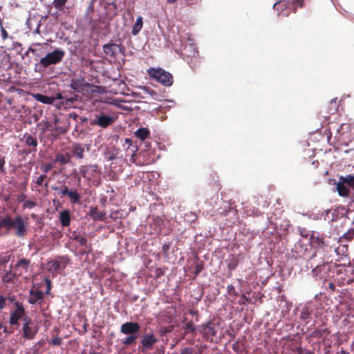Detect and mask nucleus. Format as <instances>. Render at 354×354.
I'll return each mask as SVG.
<instances>
[{"label":"nucleus","instance_id":"27","mask_svg":"<svg viewBox=\"0 0 354 354\" xmlns=\"http://www.w3.org/2000/svg\"><path fill=\"white\" fill-rule=\"evenodd\" d=\"M337 190L341 196H348L350 193V189L341 181L337 184Z\"/></svg>","mask_w":354,"mask_h":354},{"label":"nucleus","instance_id":"31","mask_svg":"<svg viewBox=\"0 0 354 354\" xmlns=\"http://www.w3.org/2000/svg\"><path fill=\"white\" fill-rule=\"evenodd\" d=\"M47 179L46 174L40 175L35 181V183L39 186H44L45 187H48V181L46 180Z\"/></svg>","mask_w":354,"mask_h":354},{"label":"nucleus","instance_id":"11","mask_svg":"<svg viewBox=\"0 0 354 354\" xmlns=\"http://www.w3.org/2000/svg\"><path fill=\"white\" fill-rule=\"evenodd\" d=\"M140 329L138 323L133 322H127L122 324L120 332L124 335L138 334Z\"/></svg>","mask_w":354,"mask_h":354},{"label":"nucleus","instance_id":"38","mask_svg":"<svg viewBox=\"0 0 354 354\" xmlns=\"http://www.w3.org/2000/svg\"><path fill=\"white\" fill-rule=\"evenodd\" d=\"M180 354H198L193 347H185L180 350Z\"/></svg>","mask_w":354,"mask_h":354},{"label":"nucleus","instance_id":"45","mask_svg":"<svg viewBox=\"0 0 354 354\" xmlns=\"http://www.w3.org/2000/svg\"><path fill=\"white\" fill-rule=\"evenodd\" d=\"M53 165L52 163H48L41 167V169L44 172L48 173L53 168Z\"/></svg>","mask_w":354,"mask_h":354},{"label":"nucleus","instance_id":"8","mask_svg":"<svg viewBox=\"0 0 354 354\" xmlns=\"http://www.w3.org/2000/svg\"><path fill=\"white\" fill-rule=\"evenodd\" d=\"M198 330L207 341L212 342L213 337L216 335V327L212 322H207L199 326Z\"/></svg>","mask_w":354,"mask_h":354},{"label":"nucleus","instance_id":"50","mask_svg":"<svg viewBox=\"0 0 354 354\" xmlns=\"http://www.w3.org/2000/svg\"><path fill=\"white\" fill-rule=\"evenodd\" d=\"M78 97H79V96L75 95L73 97H71L69 98H67L66 99V102H71V103H73L74 102H76V101H77Z\"/></svg>","mask_w":354,"mask_h":354},{"label":"nucleus","instance_id":"48","mask_svg":"<svg viewBox=\"0 0 354 354\" xmlns=\"http://www.w3.org/2000/svg\"><path fill=\"white\" fill-rule=\"evenodd\" d=\"M96 0H91L87 9L88 15L94 12V3Z\"/></svg>","mask_w":354,"mask_h":354},{"label":"nucleus","instance_id":"13","mask_svg":"<svg viewBox=\"0 0 354 354\" xmlns=\"http://www.w3.org/2000/svg\"><path fill=\"white\" fill-rule=\"evenodd\" d=\"M21 140H24L27 147H29L30 149L28 150L24 151L26 153H30L32 152L37 151V147L38 145L37 139L35 136H33L28 133H25L23 136Z\"/></svg>","mask_w":354,"mask_h":354},{"label":"nucleus","instance_id":"51","mask_svg":"<svg viewBox=\"0 0 354 354\" xmlns=\"http://www.w3.org/2000/svg\"><path fill=\"white\" fill-rule=\"evenodd\" d=\"M126 144L127 145V149L128 150L131 147H132V140H131V139L128 138H126L124 140V146H125Z\"/></svg>","mask_w":354,"mask_h":354},{"label":"nucleus","instance_id":"49","mask_svg":"<svg viewBox=\"0 0 354 354\" xmlns=\"http://www.w3.org/2000/svg\"><path fill=\"white\" fill-rule=\"evenodd\" d=\"M8 329L7 326H4L1 322H0V335L2 333H7Z\"/></svg>","mask_w":354,"mask_h":354},{"label":"nucleus","instance_id":"37","mask_svg":"<svg viewBox=\"0 0 354 354\" xmlns=\"http://www.w3.org/2000/svg\"><path fill=\"white\" fill-rule=\"evenodd\" d=\"M8 225H10L9 221V215H6L1 220H0V228L5 227L8 230Z\"/></svg>","mask_w":354,"mask_h":354},{"label":"nucleus","instance_id":"22","mask_svg":"<svg viewBox=\"0 0 354 354\" xmlns=\"http://www.w3.org/2000/svg\"><path fill=\"white\" fill-rule=\"evenodd\" d=\"M71 156L70 153H66V154L57 153L54 159L55 162H59L61 165H66L71 162Z\"/></svg>","mask_w":354,"mask_h":354},{"label":"nucleus","instance_id":"9","mask_svg":"<svg viewBox=\"0 0 354 354\" xmlns=\"http://www.w3.org/2000/svg\"><path fill=\"white\" fill-rule=\"evenodd\" d=\"M25 309L22 304L19 302H16L15 304V309L13 312L11 313L9 323L10 325H18V322L20 319H22L26 317L25 316Z\"/></svg>","mask_w":354,"mask_h":354},{"label":"nucleus","instance_id":"36","mask_svg":"<svg viewBox=\"0 0 354 354\" xmlns=\"http://www.w3.org/2000/svg\"><path fill=\"white\" fill-rule=\"evenodd\" d=\"M171 246V244L169 242L164 243L162 246V252L166 258L169 257V251L170 250Z\"/></svg>","mask_w":354,"mask_h":354},{"label":"nucleus","instance_id":"3","mask_svg":"<svg viewBox=\"0 0 354 354\" xmlns=\"http://www.w3.org/2000/svg\"><path fill=\"white\" fill-rule=\"evenodd\" d=\"M304 0H281L274 4V8L279 15L288 16L291 11L296 12L303 6Z\"/></svg>","mask_w":354,"mask_h":354},{"label":"nucleus","instance_id":"25","mask_svg":"<svg viewBox=\"0 0 354 354\" xmlns=\"http://www.w3.org/2000/svg\"><path fill=\"white\" fill-rule=\"evenodd\" d=\"M143 26V18L141 16H139L136 21V23L132 27L131 33L133 35H137Z\"/></svg>","mask_w":354,"mask_h":354},{"label":"nucleus","instance_id":"30","mask_svg":"<svg viewBox=\"0 0 354 354\" xmlns=\"http://www.w3.org/2000/svg\"><path fill=\"white\" fill-rule=\"evenodd\" d=\"M52 189L55 191H57L58 195L62 198L66 195H68V193L70 189L66 185H62V187H53Z\"/></svg>","mask_w":354,"mask_h":354},{"label":"nucleus","instance_id":"16","mask_svg":"<svg viewBox=\"0 0 354 354\" xmlns=\"http://www.w3.org/2000/svg\"><path fill=\"white\" fill-rule=\"evenodd\" d=\"M158 342V339L155 337L153 334L145 335L142 341L141 344L142 348L145 349H151L154 344Z\"/></svg>","mask_w":354,"mask_h":354},{"label":"nucleus","instance_id":"29","mask_svg":"<svg viewBox=\"0 0 354 354\" xmlns=\"http://www.w3.org/2000/svg\"><path fill=\"white\" fill-rule=\"evenodd\" d=\"M138 336V334L128 335L127 337L122 340V344L124 346L131 345L135 343Z\"/></svg>","mask_w":354,"mask_h":354},{"label":"nucleus","instance_id":"43","mask_svg":"<svg viewBox=\"0 0 354 354\" xmlns=\"http://www.w3.org/2000/svg\"><path fill=\"white\" fill-rule=\"evenodd\" d=\"M0 30H1V37H2L3 40H6L9 37V36H8V32L6 30L5 28L3 27V24H0Z\"/></svg>","mask_w":354,"mask_h":354},{"label":"nucleus","instance_id":"23","mask_svg":"<svg viewBox=\"0 0 354 354\" xmlns=\"http://www.w3.org/2000/svg\"><path fill=\"white\" fill-rule=\"evenodd\" d=\"M34 97L37 101L46 104H52L55 100L53 97H49L40 93L35 94Z\"/></svg>","mask_w":354,"mask_h":354},{"label":"nucleus","instance_id":"1","mask_svg":"<svg viewBox=\"0 0 354 354\" xmlns=\"http://www.w3.org/2000/svg\"><path fill=\"white\" fill-rule=\"evenodd\" d=\"M347 247L345 245H342L341 247H338L335 250V252L337 256H338L337 259H335V263L333 265V267L335 268V272L337 275V279L339 281V283H348L350 281L349 279H346L345 276L346 275V265L349 263L348 258L347 257V254L345 252H347ZM335 270H333V272Z\"/></svg>","mask_w":354,"mask_h":354},{"label":"nucleus","instance_id":"4","mask_svg":"<svg viewBox=\"0 0 354 354\" xmlns=\"http://www.w3.org/2000/svg\"><path fill=\"white\" fill-rule=\"evenodd\" d=\"M147 72L150 78L162 84L163 86H170L173 84V75L161 68H155L151 67Z\"/></svg>","mask_w":354,"mask_h":354},{"label":"nucleus","instance_id":"21","mask_svg":"<svg viewBox=\"0 0 354 354\" xmlns=\"http://www.w3.org/2000/svg\"><path fill=\"white\" fill-rule=\"evenodd\" d=\"M59 221L63 227H67L71 223V213L68 209L63 210L59 214Z\"/></svg>","mask_w":354,"mask_h":354},{"label":"nucleus","instance_id":"62","mask_svg":"<svg viewBox=\"0 0 354 354\" xmlns=\"http://www.w3.org/2000/svg\"><path fill=\"white\" fill-rule=\"evenodd\" d=\"M337 354H349L348 352H346L345 351L342 350L339 353Z\"/></svg>","mask_w":354,"mask_h":354},{"label":"nucleus","instance_id":"26","mask_svg":"<svg viewBox=\"0 0 354 354\" xmlns=\"http://www.w3.org/2000/svg\"><path fill=\"white\" fill-rule=\"evenodd\" d=\"M135 135L142 140H145L150 135V131L147 128H139L136 131Z\"/></svg>","mask_w":354,"mask_h":354},{"label":"nucleus","instance_id":"2","mask_svg":"<svg viewBox=\"0 0 354 354\" xmlns=\"http://www.w3.org/2000/svg\"><path fill=\"white\" fill-rule=\"evenodd\" d=\"M65 55V52L62 49H55L41 58L39 63L35 65V71H41L42 68H48L50 65L60 63Z\"/></svg>","mask_w":354,"mask_h":354},{"label":"nucleus","instance_id":"40","mask_svg":"<svg viewBox=\"0 0 354 354\" xmlns=\"http://www.w3.org/2000/svg\"><path fill=\"white\" fill-rule=\"evenodd\" d=\"M173 330V326L169 327H161L159 330V334L161 336L166 335L167 333H171Z\"/></svg>","mask_w":354,"mask_h":354},{"label":"nucleus","instance_id":"56","mask_svg":"<svg viewBox=\"0 0 354 354\" xmlns=\"http://www.w3.org/2000/svg\"><path fill=\"white\" fill-rule=\"evenodd\" d=\"M69 118H73L74 120H76L79 118V116L75 113H71L69 114Z\"/></svg>","mask_w":354,"mask_h":354},{"label":"nucleus","instance_id":"59","mask_svg":"<svg viewBox=\"0 0 354 354\" xmlns=\"http://www.w3.org/2000/svg\"><path fill=\"white\" fill-rule=\"evenodd\" d=\"M80 118L82 122H87V118H85V117H80Z\"/></svg>","mask_w":354,"mask_h":354},{"label":"nucleus","instance_id":"28","mask_svg":"<svg viewBox=\"0 0 354 354\" xmlns=\"http://www.w3.org/2000/svg\"><path fill=\"white\" fill-rule=\"evenodd\" d=\"M18 272H12L11 270L7 271L3 276L2 280L4 283H10L13 281L15 277L18 275Z\"/></svg>","mask_w":354,"mask_h":354},{"label":"nucleus","instance_id":"35","mask_svg":"<svg viewBox=\"0 0 354 354\" xmlns=\"http://www.w3.org/2000/svg\"><path fill=\"white\" fill-rule=\"evenodd\" d=\"M310 244L313 247H319L324 244V242L319 238L315 239L314 236H312L310 238Z\"/></svg>","mask_w":354,"mask_h":354},{"label":"nucleus","instance_id":"14","mask_svg":"<svg viewBox=\"0 0 354 354\" xmlns=\"http://www.w3.org/2000/svg\"><path fill=\"white\" fill-rule=\"evenodd\" d=\"M69 259L67 257H60L59 261L53 260L48 263V270L50 271H59L64 270L66 264L68 263Z\"/></svg>","mask_w":354,"mask_h":354},{"label":"nucleus","instance_id":"52","mask_svg":"<svg viewBox=\"0 0 354 354\" xmlns=\"http://www.w3.org/2000/svg\"><path fill=\"white\" fill-rule=\"evenodd\" d=\"M310 317V314L308 311H303L301 313V318L302 319H307Z\"/></svg>","mask_w":354,"mask_h":354},{"label":"nucleus","instance_id":"19","mask_svg":"<svg viewBox=\"0 0 354 354\" xmlns=\"http://www.w3.org/2000/svg\"><path fill=\"white\" fill-rule=\"evenodd\" d=\"M74 240L77 241L82 246H84L85 248L82 251V254H88L91 252V245L88 244L87 239L80 235H77L74 237Z\"/></svg>","mask_w":354,"mask_h":354},{"label":"nucleus","instance_id":"34","mask_svg":"<svg viewBox=\"0 0 354 354\" xmlns=\"http://www.w3.org/2000/svg\"><path fill=\"white\" fill-rule=\"evenodd\" d=\"M66 1L67 0H53V4L57 10L63 11Z\"/></svg>","mask_w":354,"mask_h":354},{"label":"nucleus","instance_id":"17","mask_svg":"<svg viewBox=\"0 0 354 354\" xmlns=\"http://www.w3.org/2000/svg\"><path fill=\"white\" fill-rule=\"evenodd\" d=\"M30 265V260L27 259H21L19 260L15 266V272H18V275H21L23 271L26 272Z\"/></svg>","mask_w":354,"mask_h":354},{"label":"nucleus","instance_id":"39","mask_svg":"<svg viewBox=\"0 0 354 354\" xmlns=\"http://www.w3.org/2000/svg\"><path fill=\"white\" fill-rule=\"evenodd\" d=\"M288 348L292 351L295 352V354H304L303 349L301 347H297L293 344H290Z\"/></svg>","mask_w":354,"mask_h":354},{"label":"nucleus","instance_id":"24","mask_svg":"<svg viewBox=\"0 0 354 354\" xmlns=\"http://www.w3.org/2000/svg\"><path fill=\"white\" fill-rule=\"evenodd\" d=\"M70 202L72 204L80 203L81 196L76 189L69 190L68 195Z\"/></svg>","mask_w":354,"mask_h":354},{"label":"nucleus","instance_id":"61","mask_svg":"<svg viewBox=\"0 0 354 354\" xmlns=\"http://www.w3.org/2000/svg\"><path fill=\"white\" fill-rule=\"evenodd\" d=\"M324 354H331L329 348H326Z\"/></svg>","mask_w":354,"mask_h":354},{"label":"nucleus","instance_id":"58","mask_svg":"<svg viewBox=\"0 0 354 354\" xmlns=\"http://www.w3.org/2000/svg\"><path fill=\"white\" fill-rule=\"evenodd\" d=\"M46 281L48 283V291H47V292H48L50 289V281L48 279H46Z\"/></svg>","mask_w":354,"mask_h":354},{"label":"nucleus","instance_id":"12","mask_svg":"<svg viewBox=\"0 0 354 354\" xmlns=\"http://www.w3.org/2000/svg\"><path fill=\"white\" fill-rule=\"evenodd\" d=\"M103 51L106 55L115 57L118 51L124 53V47L116 44L109 43L103 46Z\"/></svg>","mask_w":354,"mask_h":354},{"label":"nucleus","instance_id":"64","mask_svg":"<svg viewBox=\"0 0 354 354\" xmlns=\"http://www.w3.org/2000/svg\"><path fill=\"white\" fill-rule=\"evenodd\" d=\"M177 0H167V2L169 3H174V2H176Z\"/></svg>","mask_w":354,"mask_h":354},{"label":"nucleus","instance_id":"6","mask_svg":"<svg viewBox=\"0 0 354 354\" xmlns=\"http://www.w3.org/2000/svg\"><path fill=\"white\" fill-rule=\"evenodd\" d=\"M22 337L26 339H33L38 332V328L29 317L23 318Z\"/></svg>","mask_w":354,"mask_h":354},{"label":"nucleus","instance_id":"5","mask_svg":"<svg viewBox=\"0 0 354 354\" xmlns=\"http://www.w3.org/2000/svg\"><path fill=\"white\" fill-rule=\"evenodd\" d=\"M10 225H8V230L15 228V235L17 237H24L27 234L28 223L21 216H16L14 218L9 215Z\"/></svg>","mask_w":354,"mask_h":354},{"label":"nucleus","instance_id":"47","mask_svg":"<svg viewBox=\"0 0 354 354\" xmlns=\"http://www.w3.org/2000/svg\"><path fill=\"white\" fill-rule=\"evenodd\" d=\"M203 265L202 263H198L195 268V275H198L203 270Z\"/></svg>","mask_w":354,"mask_h":354},{"label":"nucleus","instance_id":"57","mask_svg":"<svg viewBox=\"0 0 354 354\" xmlns=\"http://www.w3.org/2000/svg\"><path fill=\"white\" fill-rule=\"evenodd\" d=\"M131 150L133 152L132 156H133L134 155H136L135 153L137 151L138 147L136 146H133Z\"/></svg>","mask_w":354,"mask_h":354},{"label":"nucleus","instance_id":"7","mask_svg":"<svg viewBox=\"0 0 354 354\" xmlns=\"http://www.w3.org/2000/svg\"><path fill=\"white\" fill-rule=\"evenodd\" d=\"M114 122V117L109 116L108 115L104 114V113H100L99 114H95V118L91 120L90 124L98 126L101 128L106 129L108 127L111 126Z\"/></svg>","mask_w":354,"mask_h":354},{"label":"nucleus","instance_id":"20","mask_svg":"<svg viewBox=\"0 0 354 354\" xmlns=\"http://www.w3.org/2000/svg\"><path fill=\"white\" fill-rule=\"evenodd\" d=\"M89 216L95 221H104L106 213L100 212L97 207H91Z\"/></svg>","mask_w":354,"mask_h":354},{"label":"nucleus","instance_id":"60","mask_svg":"<svg viewBox=\"0 0 354 354\" xmlns=\"http://www.w3.org/2000/svg\"><path fill=\"white\" fill-rule=\"evenodd\" d=\"M237 344H238L237 343H235V344H233L232 348H233L234 351H236Z\"/></svg>","mask_w":354,"mask_h":354},{"label":"nucleus","instance_id":"10","mask_svg":"<svg viewBox=\"0 0 354 354\" xmlns=\"http://www.w3.org/2000/svg\"><path fill=\"white\" fill-rule=\"evenodd\" d=\"M91 86L92 84L86 82L82 77L72 78L70 83L71 88L78 93H82L86 88H88Z\"/></svg>","mask_w":354,"mask_h":354},{"label":"nucleus","instance_id":"41","mask_svg":"<svg viewBox=\"0 0 354 354\" xmlns=\"http://www.w3.org/2000/svg\"><path fill=\"white\" fill-rule=\"evenodd\" d=\"M227 294L231 296H234V297L237 296V292L236 291V289H235L234 286L232 284H230L227 286Z\"/></svg>","mask_w":354,"mask_h":354},{"label":"nucleus","instance_id":"63","mask_svg":"<svg viewBox=\"0 0 354 354\" xmlns=\"http://www.w3.org/2000/svg\"><path fill=\"white\" fill-rule=\"evenodd\" d=\"M328 286L329 288L332 289V286H333L332 281H328Z\"/></svg>","mask_w":354,"mask_h":354},{"label":"nucleus","instance_id":"55","mask_svg":"<svg viewBox=\"0 0 354 354\" xmlns=\"http://www.w3.org/2000/svg\"><path fill=\"white\" fill-rule=\"evenodd\" d=\"M5 165L4 157L0 158V171H2Z\"/></svg>","mask_w":354,"mask_h":354},{"label":"nucleus","instance_id":"42","mask_svg":"<svg viewBox=\"0 0 354 354\" xmlns=\"http://www.w3.org/2000/svg\"><path fill=\"white\" fill-rule=\"evenodd\" d=\"M50 344L53 346H61L62 344V339L59 337H56L50 340Z\"/></svg>","mask_w":354,"mask_h":354},{"label":"nucleus","instance_id":"33","mask_svg":"<svg viewBox=\"0 0 354 354\" xmlns=\"http://www.w3.org/2000/svg\"><path fill=\"white\" fill-rule=\"evenodd\" d=\"M341 182L344 184H346L348 186L353 188L354 185V176L351 175H348L346 177H341L340 178Z\"/></svg>","mask_w":354,"mask_h":354},{"label":"nucleus","instance_id":"46","mask_svg":"<svg viewBox=\"0 0 354 354\" xmlns=\"http://www.w3.org/2000/svg\"><path fill=\"white\" fill-rule=\"evenodd\" d=\"M7 298L3 295H0V310H2L6 306Z\"/></svg>","mask_w":354,"mask_h":354},{"label":"nucleus","instance_id":"18","mask_svg":"<svg viewBox=\"0 0 354 354\" xmlns=\"http://www.w3.org/2000/svg\"><path fill=\"white\" fill-rule=\"evenodd\" d=\"M30 297L28 301L30 304H35L39 300H41L44 298V293L40 290H30Z\"/></svg>","mask_w":354,"mask_h":354},{"label":"nucleus","instance_id":"54","mask_svg":"<svg viewBox=\"0 0 354 354\" xmlns=\"http://www.w3.org/2000/svg\"><path fill=\"white\" fill-rule=\"evenodd\" d=\"M237 266V263L236 262H234V263H230L228 264V268L230 269V270H234L236 268Z\"/></svg>","mask_w":354,"mask_h":354},{"label":"nucleus","instance_id":"44","mask_svg":"<svg viewBox=\"0 0 354 354\" xmlns=\"http://www.w3.org/2000/svg\"><path fill=\"white\" fill-rule=\"evenodd\" d=\"M35 206H36V203H35V202L32 201H25V203H24L23 207H24V209H25V208L32 209V208H33Z\"/></svg>","mask_w":354,"mask_h":354},{"label":"nucleus","instance_id":"53","mask_svg":"<svg viewBox=\"0 0 354 354\" xmlns=\"http://www.w3.org/2000/svg\"><path fill=\"white\" fill-rule=\"evenodd\" d=\"M145 91L151 96L155 95L156 94L154 90L147 87H145Z\"/></svg>","mask_w":354,"mask_h":354},{"label":"nucleus","instance_id":"15","mask_svg":"<svg viewBox=\"0 0 354 354\" xmlns=\"http://www.w3.org/2000/svg\"><path fill=\"white\" fill-rule=\"evenodd\" d=\"M71 156H74L78 159L84 158V148L80 143H73L71 147Z\"/></svg>","mask_w":354,"mask_h":354},{"label":"nucleus","instance_id":"32","mask_svg":"<svg viewBox=\"0 0 354 354\" xmlns=\"http://www.w3.org/2000/svg\"><path fill=\"white\" fill-rule=\"evenodd\" d=\"M183 328L185 330V333H192V334L196 333V328L192 322H187L183 323Z\"/></svg>","mask_w":354,"mask_h":354}]
</instances>
